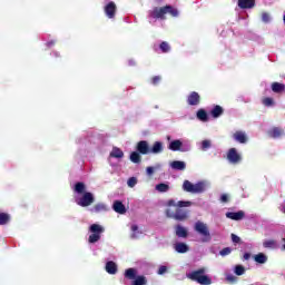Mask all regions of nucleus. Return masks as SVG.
<instances>
[{
	"mask_svg": "<svg viewBox=\"0 0 285 285\" xmlns=\"http://www.w3.org/2000/svg\"><path fill=\"white\" fill-rule=\"evenodd\" d=\"M173 170H186V164L181 160H174L170 163Z\"/></svg>",
	"mask_w": 285,
	"mask_h": 285,
	"instance_id": "nucleus-17",
	"label": "nucleus"
},
{
	"mask_svg": "<svg viewBox=\"0 0 285 285\" xmlns=\"http://www.w3.org/2000/svg\"><path fill=\"white\" fill-rule=\"evenodd\" d=\"M230 253H232V249L229 247H226L223 250H220L219 254L222 255V257H226V255H230Z\"/></svg>",
	"mask_w": 285,
	"mask_h": 285,
	"instance_id": "nucleus-45",
	"label": "nucleus"
},
{
	"mask_svg": "<svg viewBox=\"0 0 285 285\" xmlns=\"http://www.w3.org/2000/svg\"><path fill=\"white\" fill-rule=\"evenodd\" d=\"M188 279H191L193 282H197L202 285H210L213 284V281L210 277L206 276V268H200L198 271L191 272L187 274Z\"/></svg>",
	"mask_w": 285,
	"mask_h": 285,
	"instance_id": "nucleus-4",
	"label": "nucleus"
},
{
	"mask_svg": "<svg viewBox=\"0 0 285 285\" xmlns=\"http://www.w3.org/2000/svg\"><path fill=\"white\" fill-rule=\"evenodd\" d=\"M177 237H188V229L181 225L176 226Z\"/></svg>",
	"mask_w": 285,
	"mask_h": 285,
	"instance_id": "nucleus-23",
	"label": "nucleus"
},
{
	"mask_svg": "<svg viewBox=\"0 0 285 285\" xmlns=\"http://www.w3.org/2000/svg\"><path fill=\"white\" fill-rule=\"evenodd\" d=\"M254 259L257 264H266V262H268V257L264 253L255 255Z\"/></svg>",
	"mask_w": 285,
	"mask_h": 285,
	"instance_id": "nucleus-27",
	"label": "nucleus"
},
{
	"mask_svg": "<svg viewBox=\"0 0 285 285\" xmlns=\"http://www.w3.org/2000/svg\"><path fill=\"white\" fill-rule=\"evenodd\" d=\"M106 271L109 273V275H115L117 273V264L115 262L110 261L106 264Z\"/></svg>",
	"mask_w": 285,
	"mask_h": 285,
	"instance_id": "nucleus-24",
	"label": "nucleus"
},
{
	"mask_svg": "<svg viewBox=\"0 0 285 285\" xmlns=\"http://www.w3.org/2000/svg\"><path fill=\"white\" fill-rule=\"evenodd\" d=\"M264 248H277V242L273 239H267L263 242Z\"/></svg>",
	"mask_w": 285,
	"mask_h": 285,
	"instance_id": "nucleus-32",
	"label": "nucleus"
},
{
	"mask_svg": "<svg viewBox=\"0 0 285 285\" xmlns=\"http://www.w3.org/2000/svg\"><path fill=\"white\" fill-rule=\"evenodd\" d=\"M285 86L279 82L272 83L273 92H284Z\"/></svg>",
	"mask_w": 285,
	"mask_h": 285,
	"instance_id": "nucleus-31",
	"label": "nucleus"
},
{
	"mask_svg": "<svg viewBox=\"0 0 285 285\" xmlns=\"http://www.w3.org/2000/svg\"><path fill=\"white\" fill-rule=\"evenodd\" d=\"M8 222H10V215H8L6 213H1L0 214V226L8 224Z\"/></svg>",
	"mask_w": 285,
	"mask_h": 285,
	"instance_id": "nucleus-36",
	"label": "nucleus"
},
{
	"mask_svg": "<svg viewBox=\"0 0 285 285\" xmlns=\"http://www.w3.org/2000/svg\"><path fill=\"white\" fill-rule=\"evenodd\" d=\"M130 161H132L134 164H139V161H141V156L139 155V153L137 151L131 153Z\"/></svg>",
	"mask_w": 285,
	"mask_h": 285,
	"instance_id": "nucleus-35",
	"label": "nucleus"
},
{
	"mask_svg": "<svg viewBox=\"0 0 285 285\" xmlns=\"http://www.w3.org/2000/svg\"><path fill=\"white\" fill-rule=\"evenodd\" d=\"M233 139L238 141V144H246V141H248V136H246V132L244 131H236L233 134Z\"/></svg>",
	"mask_w": 285,
	"mask_h": 285,
	"instance_id": "nucleus-13",
	"label": "nucleus"
},
{
	"mask_svg": "<svg viewBox=\"0 0 285 285\" xmlns=\"http://www.w3.org/2000/svg\"><path fill=\"white\" fill-rule=\"evenodd\" d=\"M168 208H188L190 206H193L191 202H184V200H179V202H175V200H169L167 203Z\"/></svg>",
	"mask_w": 285,
	"mask_h": 285,
	"instance_id": "nucleus-10",
	"label": "nucleus"
},
{
	"mask_svg": "<svg viewBox=\"0 0 285 285\" xmlns=\"http://www.w3.org/2000/svg\"><path fill=\"white\" fill-rule=\"evenodd\" d=\"M243 257H244V259L248 261V259H250V254L246 253V254H244Z\"/></svg>",
	"mask_w": 285,
	"mask_h": 285,
	"instance_id": "nucleus-50",
	"label": "nucleus"
},
{
	"mask_svg": "<svg viewBox=\"0 0 285 285\" xmlns=\"http://www.w3.org/2000/svg\"><path fill=\"white\" fill-rule=\"evenodd\" d=\"M110 157H115V159H121L124 157V151L117 147H114Z\"/></svg>",
	"mask_w": 285,
	"mask_h": 285,
	"instance_id": "nucleus-26",
	"label": "nucleus"
},
{
	"mask_svg": "<svg viewBox=\"0 0 285 285\" xmlns=\"http://www.w3.org/2000/svg\"><path fill=\"white\" fill-rule=\"evenodd\" d=\"M234 273L235 275H244V273H246V268H244V266L242 265H236L234 268Z\"/></svg>",
	"mask_w": 285,
	"mask_h": 285,
	"instance_id": "nucleus-39",
	"label": "nucleus"
},
{
	"mask_svg": "<svg viewBox=\"0 0 285 285\" xmlns=\"http://www.w3.org/2000/svg\"><path fill=\"white\" fill-rule=\"evenodd\" d=\"M208 148H210V140H203L202 150H208Z\"/></svg>",
	"mask_w": 285,
	"mask_h": 285,
	"instance_id": "nucleus-43",
	"label": "nucleus"
},
{
	"mask_svg": "<svg viewBox=\"0 0 285 285\" xmlns=\"http://www.w3.org/2000/svg\"><path fill=\"white\" fill-rule=\"evenodd\" d=\"M156 190L158 193H168L170 190V186L166 183H160L156 185Z\"/></svg>",
	"mask_w": 285,
	"mask_h": 285,
	"instance_id": "nucleus-28",
	"label": "nucleus"
},
{
	"mask_svg": "<svg viewBox=\"0 0 285 285\" xmlns=\"http://www.w3.org/2000/svg\"><path fill=\"white\" fill-rule=\"evenodd\" d=\"M166 14L171 17H179V11L170 6L156 7L149 12L150 19H166Z\"/></svg>",
	"mask_w": 285,
	"mask_h": 285,
	"instance_id": "nucleus-3",
	"label": "nucleus"
},
{
	"mask_svg": "<svg viewBox=\"0 0 285 285\" xmlns=\"http://www.w3.org/2000/svg\"><path fill=\"white\" fill-rule=\"evenodd\" d=\"M169 150L180 153H188L190 150V142L189 141H181V140H173L169 142Z\"/></svg>",
	"mask_w": 285,
	"mask_h": 285,
	"instance_id": "nucleus-7",
	"label": "nucleus"
},
{
	"mask_svg": "<svg viewBox=\"0 0 285 285\" xmlns=\"http://www.w3.org/2000/svg\"><path fill=\"white\" fill-rule=\"evenodd\" d=\"M194 230L202 235V242H210V230L208 229V225L204 222H196L194 225Z\"/></svg>",
	"mask_w": 285,
	"mask_h": 285,
	"instance_id": "nucleus-5",
	"label": "nucleus"
},
{
	"mask_svg": "<svg viewBox=\"0 0 285 285\" xmlns=\"http://www.w3.org/2000/svg\"><path fill=\"white\" fill-rule=\"evenodd\" d=\"M268 135H269V137L277 139L278 137H282V135H284V130L279 127H274L268 130Z\"/></svg>",
	"mask_w": 285,
	"mask_h": 285,
	"instance_id": "nucleus-16",
	"label": "nucleus"
},
{
	"mask_svg": "<svg viewBox=\"0 0 285 285\" xmlns=\"http://www.w3.org/2000/svg\"><path fill=\"white\" fill-rule=\"evenodd\" d=\"M137 150L140 153V155H149L150 147L148 146V142L146 140H141L137 145Z\"/></svg>",
	"mask_w": 285,
	"mask_h": 285,
	"instance_id": "nucleus-12",
	"label": "nucleus"
},
{
	"mask_svg": "<svg viewBox=\"0 0 285 285\" xmlns=\"http://www.w3.org/2000/svg\"><path fill=\"white\" fill-rule=\"evenodd\" d=\"M159 81H161V78L159 76H156V77L153 78V83L154 85L159 83Z\"/></svg>",
	"mask_w": 285,
	"mask_h": 285,
	"instance_id": "nucleus-48",
	"label": "nucleus"
},
{
	"mask_svg": "<svg viewBox=\"0 0 285 285\" xmlns=\"http://www.w3.org/2000/svg\"><path fill=\"white\" fill-rule=\"evenodd\" d=\"M226 281L229 282V284H235V282H237V278L233 274H227L226 275Z\"/></svg>",
	"mask_w": 285,
	"mask_h": 285,
	"instance_id": "nucleus-41",
	"label": "nucleus"
},
{
	"mask_svg": "<svg viewBox=\"0 0 285 285\" xmlns=\"http://www.w3.org/2000/svg\"><path fill=\"white\" fill-rule=\"evenodd\" d=\"M197 118L200 119V121H208V115L204 109L198 110Z\"/></svg>",
	"mask_w": 285,
	"mask_h": 285,
	"instance_id": "nucleus-37",
	"label": "nucleus"
},
{
	"mask_svg": "<svg viewBox=\"0 0 285 285\" xmlns=\"http://www.w3.org/2000/svg\"><path fill=\"white\" fill-rule=\"evenodd\" d=\"M226 217L228 219H234L235 222H239L240 219H244V212H236V213H233V212H229L226 214Z\"/></svg>",
	"mask_w": 285,
	"mask_h": 285,
	"instance_id": "nucleus-15",
	"label": "nucleus"
},
{
	"mask_svg": "<svg viewBox=\"0 0 285 285\" xmlns=\"http://www.w3.org/2000/svg\"><path fill=\"white\" fill-rule=\"evenodd\" d=\"M199 104V94L191 92L188 97V105L189 106H197Z\"/></svg>",
	"mask_w": 285,
	"mask_h": 285,
	"instance_id": "nucleus-21",
	"label": "nucleus"
},
{
	"mask_svg": "<svg viewBox=\"0 0 285 285\" xmlns=\"http://www.w3.org/2000/svg\"><path fill=\"white\" fill-rule=\"evenodd\" d=\"M106 210H108V206L102 203H98L91 208V213H106Z\"/></svg>",
	"mask_w": 285,
	"mask_h": 285,
	"instance_id": "nucleus-22",
	"label": "nucleus"
},
{
	"mask_svg": "<svg viewBox=\"0 0 285 285\" xmlns=\"http://www.w3.org/2000/svg\"><path fill=\"white\" fill-rule=\"evenodd\" d=\"M159 168H161L160 164H158L154 167H147L146 173H147L148 177H153V175H155V170H159Z\"/></svg>",
	"mask_w": 285,
	"mask_h": 285,
	"instance_id": "nucleus-34",
	"label": "nucleus"
},
{
	"mask_svg": "<svg viewBox=\"0 0 285 285\" xmlns=\"http://www.w3.org/2000/svg\"><path fill=\"white\" fill-rule=\"evenodd\" d=\"M150 153H153L154 155H159V153H164V144L156 141L153 145V148H150Z\"/></svg>",
	"mask_w": 285,
	"mask_h": 285,
	"instance_id": "nucleus-20",
	"label": "nucleus"
},
{
	"mask_svg": "<svg viewBox=\"0 0 285 285\" xmlns=\"http://www.w3.org/2000/svg\"><path fill=\"white\" fill-rule=\"evenodd\" d=\"M160 50H163V52H168L170 50V45H168V42H163L160 45Z\"/></svg>",
	"mask_w": 285,
	"mask_h": 285,
	"instance_id": "nucleus-42",
	"label": "nucleus"
},
{
	"mask_svg": "<svg viewBox=\"0 0 285 285\" xmlns=\"http://www.w3.org/2000/svg\"><path fill=\"white\" fill-rule=\"evenodd\" d=\"M232 240L234 242V244H239V236L235 235V234H232Z\"/></svg>",
	"mask_w": 285,
	"mask_h": 285,
	"instance_id": "nucleus-47",
	"label": "nucleus"
},
{
	"mask_svg": "<svg viewBox=\"0 0 285 285\" xmlns=\"http://www.w3.org/2000/svg\"><path fill=\"white\" fill-rule=\"evenodd\" d=\"M168 141H170V136L167 137Z\"/></svg>",
	"mask_w": 285,
	"mask_h": 285,
	"instance_id": "nucleus-51",
	"label": "nucleus"
},
{
	"mask_svg": "<svg viewBox=\"0 0 285 285\" xmlns=\"http://www.w3.org/2000/svg\"><path fill=\"white\" fill-rule=\"evenodd\" d=\"M239 8L249 9L255 7V0H238Z\"/></svg>",
	"mask_w": 285,
	"mask_h": 285,
	"instance_id": "nucleus-19",
	"label": "nucleus"
},
{
	"mask_svg": "<svg viewBox=\"0 0 285 285\" xmlns=\"http://www.w3.org/2000/svg\"><path fill=\"white\" fill-rule=\"evenodd\" d=\"M105 13L108 17V19H115V14L117 13V4H115V2H109L105 7Z\"/></svg>",
	"mask_w": 285,
	"mask_h": 285,
	"instance_id": "nucleus-11",
	"label": "nucleus"
},
{
	"mask_svg": "<svg viewBox=\"0 0 285 285\" xmlns=\"http://www.w3.org/2000/svg\"><path fill=\"white\" fill-rule=\"evenodd\" d=\"M167 217H171L173 219H177L178 222H186L188 219V213L176 207V212H174L170 207L166 210Z\"/></svg>",
	"mask_w": 285,
	"mask_h": 285,
	"instance_id": "nucleus-8",
	"label": "nucleus"
},
{
	"mask_svg": "<svg viewBox=\"0 0 285 285\" xmlns=\"http://www.w3.org/2000/svg\"><path fill=\"white\" fill-rule=\"evenodd\" d=\"M282 210H283V213H285V207Z\"/></svg>",
	"mask_w": 285,
	"mask_h": 285,
	"instance_id": "nucleus-52",
	"label": "nucleus"
},
{
	"mask_svg": "<svg viewBox=\"0 0 285 285\" xmlns=\"http://www.w3.org/2000/svg\"><path fill=\"white\" fill-rule=\"evenodd\" d=\"M115 213H119V215H124L126 213V206H124L122 202L116 200L112 205Z\"/></svg>",
	"mask_w": 285,
	"mask_h": 285,
	"instance_id": "nucleus-14",
	"label": "nucleus"
},
{
	"mask_svg": "<svg viewBox=\"0 0 285 285\" xmlns=\"http://www.w3.org/2000/svg\"><path fill=\"white\" fill-rule=\"evenodd\" d=\"M227 159L230 164H239L242 161V155L237 153V149L232 148L227 154Z\"/></svg>",
	"mask_w": 285,
	"mask_h": 285,
	"instance_id": "nucleus-9",
	"label": "nucleus"
},
{
	"mask_svg": "<svg viewBox=\"0 0 285 285\" xmlns=\"http://www.w3.org/2000/svg\"><path fill=\"white\" fill-rule=\"evenodd\" d=\"M168 271V267L166 266H160L158 269V275H164V273H166Z\"/></svg>",
	"mask_w": 285,
	"mask_h": 285,
	"instance_id": "nucleus-46",
	"label": "nucleus"
},
{
	"mask_svg": "<svg viewBox=\"0 0 285 285\" xmlns=\"http://www.w3.org/2000/svg\"><path fill=\"white\" fill-rule=\"evenodd\" d=\"M224 112V109L220 106H216L214 107V109L212 110V116L217 119V117H219Z\"/></svg>",
	"mask_w": 285,
	"mask_h": 285,
	"instance_id": "nucleus-33",
	"label": "nucleus"
},
{
	"mask_svg": "<svg viewBox=\"0 0 285 285\" xmlns=\"http://www.w3.org/2000/svg\"><path fill=\"white\" fill-rule=\"evenodd\" d=\"M263 106H266V108H273L275 106V99L271 97H265L262 99Z\"/></svg>",
	"mask_w": 285,
	"mask_h": 285,
	"instance_id": "nucleus-29",
	"label": "nucleus"
},
{
	"mask_svg": "<svg viewBox=\"0 0 285 285\" xmlns=\"http://www.w3.org/2000/svg\"><path fill=\"white\" fill-rule=\"evenodd\" d=\"M104 226L99 225V224H92L89 227V233H91L89 235V244H96V242H99L101 239V234L104 233Z\"/></svg>",
	"mask_w": 285,
	"mask_h": 285,
	"instance_id": "nucleus-6",
	"label": "nucleus"
},
{
	"mask_svg": "<svg viewBox=\"0 0 285 285\" xmlns=\"http://www.w3.org/2000/svg\"><path fill=\"white\" fill-rule=\"evenodd\" d=\"M208 188H210V183H208V180H202L196 184L185 180L183 184V189L186 193H191L193 195L205 193V190H208Z\"/></svg>",
	"mask_w": 285,
	"mask_h": 285,
	"instance_id": "nucleus-2",
	"label": "nucleus"
},
{
	"mask_svg": "<svg viewBox=\"0 0 285 285\" xmlns=\"http://www.w3.org/2000/svg\"><path fill=\"white\" fill-rule=\"evenodd\" d=\"M147 281L144 276H138L134 279L132 285H146Z\"/></svg>",
	"mask_w": 285,
	"mask_h": 285,
	"instance_id": "nucleus-38",
	"label": "nucleus"
},
{
	"mask_svg": "<svg viewBox=\"0 0 285 285\" xmlns=\"http://www.w3.org/2000/svg\"><path fill=\"white\" fill-rule=\"evenodd\" d=\"M125 277L127 279H137V269H135V268L126 269Z\"/></svg>",
	"mask_w": 285,
	"mask_h": 285,
	"instance_id": "nucleus-25",
	"label": "nucleus"
},
{
	"mask_svg": "<svg viewBox=\"0 0 285 285\" xmlns=\"http://www.w3.org/2000/svg\"><path fill=\"white\" fill-rule=\"evenodd\" d=\"M138 179L137 177H130L128 180H127V186L129 188H135L136 184H138Z\"/></svg>",
	"mask_w": 285,
	"mask_h": 285,
	"instance_id": "nucleus-40",
	"label": "nucleus"
},
{
	"mask_svg": "<svg viewBox=\"0 0 285 285\" xmlns=\"http://www.w3.org/2000/svg\"><path fill=\"white\" fill-rule=\"evenodd\" d=\"M262 21H264V23H268V21H271V14L263 12L262 13Z\"/></svg>",
	"mask_w": 285,
	"mask_h": 285,
	"instance_id": "nucleus-44",
	"label": "nucleus"
},
{
	"mask_svg": "<svg viewBox=\"0 0 285 285\" xmlns=\"http://www.w3.org/2000/svg\"><path fill=\"white\" fill-rule=\"evenodd\" d=\"M174 249L176 250V253H188V250H190V247H188L186 243H176L174 245Z\"/></svg>",
	"mask_w": 285,
	"mask_h": 285,
	"instance_id": "nucleus-18",
	"label": "nucleus"
},
{
	"mask_svg": "<svg viewBox=\"0 0 285 285\" xmlns=\"http://www.w3.org/2000/svg\"><path fill=\"white\" fill-rule=\"evenodd\" d=\"M75 193H76L75 200H76V204H78V206L86 208L95 204V195L86 190V184L77 183L75 185Z\"/></svg>",
	"mask_w": 285,
	"mask_h": 285,
	"instance_id": "nucleus-1",
	"label": "nucleus"
},
{
	"mask_svg": "<svg viewBox=\"0 0 285 285\" xmlns=\"http://www.w3.org/2000/svg\"><path fill=\"white\" fill-rule=\"evenodd\" d=\"M140 235L141 232H139V227L137 225H131V239H138Z\"/></svg>",
	"mask_w": 285,
	"mask_h": 285,
	"instance_id": "nucleus-30",
	"label": "nucleus"
},
{
	"mask_svg": "<svg viewBox=\"0 0 285 285\" xmlns=\"http://www.w3.org/2000/svg\"><path fill=\"white\" fill-rule=\"evenodd\" d=\"M220 199L224 203L228 202V195H226V194L222 195Z\"/></svg>",
	"mask_w": 285,
	"mask_h": 285,
	"instance_id": "nucleus-49",
	"label": "nucleus"
}]
</instances>
